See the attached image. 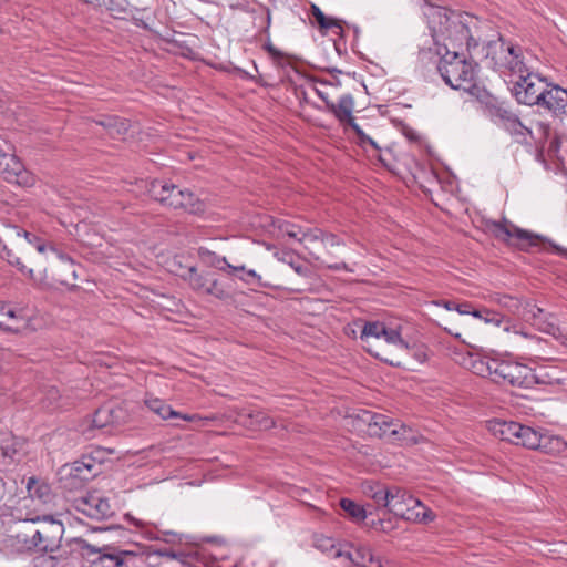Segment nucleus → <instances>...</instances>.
Returning <instances> with one entry per match:
<instances>
[{
  "instance_id": "obj_13",
  "label": "nucleus",
  "mask_w": 567,
  "mask_h": 567,
  "mask_svg": "<svg viewBox=\"0 0 567 567\" xmlns=\"http://www.w3.org/2000/svg\"><path fill=\"white\" fill-rule=\"evenodd\" d=\"M74 507L87 517L97 520L105 519L113 514L109 499L97 492L78 497L74 501Z\"/></svg>"
},
{
  "instance_id": "obj_7",
  "label": "nucleus",
  "mask_w": 567,
  "mask_h": 567,
  "mask_svg": "<svg viewBox=\"0 0 567 567\" xmlns=\"http://www.w3.org/2000/svg\"><path fill=\"white\" fill-rule=\"evenodd\" d=\"M31 522L39 524V527L33 530V540L30 543L37 547V553L48 554L58 550L64 535L63 523L51 515L38 516Z\"/></svg>"
},
{
  "instance_id": "obj_51",
  "label": "nucleus",
  "mask_w": 567,
  "mask_h": 567,
  "mask_svg": "<svg viewBox=\"0 0 567 567\" xmlns=\"http://www.w3.org/2000/svg\"><path fill=\"white\" fill-rule=\"evenodd\" d=\"M153 554L156 556L163 557V558L177 559V560H182L185 557L183 551H176L174 549H167V548L156 549V550H154Z\"/></svg>"
},
{
  "instance_id": "obj_42",
  "label": "nucleus",
  "mask_w": 567,
  "mask_h": 567,
  "mask_svg": "<svg viewBox=\"0 0 567 567\" xmlns=\"http://www.w3.org/2000/svg\"><path fill=\"white\" fill-rule=\"evenodd\" d=\"M12 236H16L18 239L23 237V238H32V240H34V248L39 251V252H44L45 251V243L39 238L37 235L32 234V233H29L27 230H23V229H20L18 227H9L8 228V234H7V238L9 239L10 237Z\"/></svg>"
},
{
  "instance_id": "obj_31",
  "label": "nucleus",
  "mask_w": 567,
  "mask_h": 567,
  "mask_svg": "<svg viewBox=\"0 0 567 567\" xmlns=\"http://www.w3.org/2000/svg\"><path fill=\"white\" fill-rule=\"evenodd\" d=\"M340 507L354 523H361L368 516V513L363 506L349 498H342L340 501Z\"/></svg>"
},
{
  "instance_id": "obj_15",
  "label": "nucleus",
  "mask_w": 567,
  "mask_h": 567,
  "mask_svg": "<svg viewBox=\"0 0 567 567\" xmlns=\"http://www.w3.org/2000/svg\"><path fill=\"white\" fill-rule=\"evenodd\" d=\"M148 194L152 198L159 202L163 206L178 209L183 203V189L174 184L155 179L148 186Z\"/></svg>"
},
{
  "instance_id": "obj_60",
  "label": "nucleus",
  "mask_w": 567,
  "mask_h": 567,
  "mask_svg": "<svg viewBox=\"0 0 567 567\" xmlns=\"http://www.w3.org/2000/svg\"><path fill=\"white\" fill-rule=\"evenodd\" d=\"M316 93L318 94V96L326 102V104L328 105V103H331V101L328 99V95L322 92L321 90L319 89H315Z\"/></svg>"
},
{
  "instance_id": "obj_45",
  "label": "nucleus",
  "mask_w": 567,
  "mask_h": 567,
  "mask_svg": "<svg viewBox=\"0 0 567 567\" xmlns=\"http://www.w3.org/2000/svg\"><path fill=\"white\" fill-rule=\"evenodd\" d=\"M152 539H161L167 544H179L182 543L183 536L173 530H158L156 534H150Z\"/></svg>"
},
{
  "instance_id": "obj_21",
  "label": "nucleus",
  "mask_w": 567,
  "mask_h": 567,
  "mask_svg": "<svg viewBox=\"0 0 567 567\" xmlns=\"http://www.w3.org/2000/svg\"><path fill=\"white\" fill-rule=\"evenodd\" d=\"M538 436L539 442L536 444L535 450L550 456H559L567 451V442L561 436L544 429H540Z\"/></svg>"
},
{
  "instance_id": "obj_59",
  "label": "nucleus",
  "mask_w": 567,
  "mask_h": 567,
  "mask_svg": "<svg viewBox=\"0 0 567 567\" xmlns=\"http://www.w3.org/2000/svg\"><path fill=\"white\" fill-rule=\"evenodd\" d=\"M371 527L374 528V529H379V530H385V527H384V520L383 519H378V520H372L371 522Z\"/></svg>"
},
{
  "instance_id": "obj_62",
  "label": "nucleus",
  "mask_w": 567,
  "mask_h": 567,
  "mask_svg": "<svg viewBox=\"0 0 567 567\" xmlns=\"http://www.w3.org/2000/svg\"><path fill=\"white\" fill-rule=\"evenodd\" d=\"M6 494V482L0 478V503L3 501Z\"/></svg>"
},
{
  "instance_id": "obj_39",
  "label": "nucleus",
  "mask_w": 567,
  "mask_h": 567,
  "mask_svg": "<svg viewBox=\"0 0 567 567\" xmlns=\"http://www.w3.org/2000/svg\"><path fill=\"white\" fill-rule=\"evenodd\" d=\"M311 13H312V17L315 18L316 22L319 24V27L322 30H328V29H333V28H337L340 31L342 30L341 21L333 19V18L326 17L324 13L321 11V9L318 6H316V4L311 6Z\"/></svg>"
},
{
  "instance_id": "obj_55",
  "label": "nucleus",
  "mask_w": 567,
  "mask_h": 567,
  "mask_svg": "<svg viewBox=\"0 0 567 567\" xmlns=\"http://www.w3.org/2000/svg\"><path fill=\"white\" fill-rule=\"evenodd\" d=\"M351 128L355 132L361 145L370 144L372 138L367 135L358 124H352Z\"/></svg>"
},
{
  "instance_id": "obj_32",
  "label": "nucleus",
  "mask_w": 567,
  "mask_h": 567,
  "mask_svg": "<svg viewBox=\"0 0 567 567\" xmlns=\"http://www.w3.org/2000/svg\"><path fill=\"white\" fill-rule=\"evenodd\" d=\"M19 454V442L14 437L4 440L0 445V457L6 465H10L18 461Z\"/></svg>"
},
{
  "instance_id": "obj_57",
  "label": "nucleus",
  "mask_w": 567,
  "mask_h": 567,
  "mask_svg": "<svg viewBox=\"0 0 567 567\" xmlns=\"http://www.w3.org/2000/svg\"><path fill=\"white\" fill-rule=\"evenodd\" d=\"M455 310L461 315H471L472 307L470 303H457Z\"/></svg>"
},
{
  "instance_id": "obj_36",
  "label": "nucleus",
  "mask_w": 567,
  "mask_h": 567,
  "mask_svg": "<svg viewBox=\"0 0 567 567\" xmlns=\"http://www.w3.org/2000/svg\"><path fill=\"white\" fill-rule=\"evenodd\" d=\"M491 300L512 313L518 312L522 307V302L518 298L501 292H493Z\"/></svg>"
},
{
  "instance_id": "obj_6",
  "label": "nucleus",
  "mask_w": 567,
  "mask_h": 567,
  "mask_svg": "<svg viewBox=\"0 0 567 567\" xmlns=\"http://www.w3.org/2000/svg\"><path fill=\"white\" fill-rule=\"evenodd\" d=\"M357 419L367 426V432L371 436L384 439L391 443H419V436L415 431L400 420H394L388 415L374 413L369 410H361Z\"/></svg>"
},
{
  "instance_id": "obj_9",
  "label": "nucleus",
  "mask_w": 567,
  "mask_h": 567,
  "mask_svg": "<svg viewBox=\"0 0 567 567\" xmlns=\"http://www.w3.org/2000/svg\"><path fill=\"white\" fill-rule=\"evenodd\" d=\"M495 383L518 388H532L538 383L534 370L525 364L499 360L495 368Z\"/></svg>"
},
{
  "instance_id": "obj_19",
  "label": "nucleus",
  "mask_w": 567,
  "mask_h": 567,
  "mask_svg": "<svg viewBox=\"0 0 567 567\" xmlns=\"http://www.w3.org/2000/svg\"><path fill=\"white\" fill-rule=\"evenodd\" d=\"M126 411L116 404H105L99 408L92 419L94 429H107L120 425L126 421Z\"/></svg>"
},
{
  "instance_id": "obj_24",
  "label": "nucleus",
  "mask_w": 567,
  "mask_h": 567,
  "mask_svg": "<svg viewBox=\"0 0 567 567\" xmlns=\"http://www.w3.org/2000/svg\"><path fill=\"white\" fill-rule=\"evenodd\" d=\"M498 359L483 357L480 354H471L467 359V368L475 374L489 378L494 381L495 378V368L498 363Z\"/></svg>"
},
{
  "instance_id": "obj_25",
  "label": "nucleus",
  "mask_w": 567,
  "mask_h": 567,
  "mask_svg": "<svg viewBox=\"0 0 567 567\" xmlns=\"http://www.w3.org/2000/svg\"><path fill=\"white\" fill-rule=\"evenodd\" d=\"M354 99L351 94L342 95L338 103H328V110L341 122L347 123L350 127L357 124L353 116Z\"/></svg>"
},
{
  "instance_id": "obj_33",
  "label": "nucleus",
  "mask_w": 567,
  "mask_h": 567,
  "mask_svg": "<svg viewBox=\"0 0 567 567\" xmlns=\"http://www.w3.org/2000/svg\"><path fill=\"white\" fill-rule=\"evenodd\" d=\"M315 546L323 551L330 555L334 559H342L343 558V551L344 548L341 546H337L334 539L326 536H320L316 538Z\"/></svg>"
},
{
  "instance_id": "obj_49",
  "label": "nucleus",
  "mask_w": 567,
  "mask_h": 567,
  "mask_svg": "<svg viewBox=\"0 0 567 567\" xmlns=\"http://www.w3.org/2000/svg\"><path fill=\"white\" fill-rule=\"evenodd\" d=\"M275 256L277 257V259L279 261H282V262H286L288 264L289 266H291L293 268V270L300 275V276H307L308 275V269L301 265H295L292 259L293 257L289 254V252H285L282 255H280L279 252L275 254Z\"/></svg>"
},
{
  "instance_id": "obj_40",
  "label": "nucleus",
  "mask_w": 567,
  "mask_h": 567,
  "mask_svg": "<svg viewBox=\"0 0 567 567\" xmlns=\"http://www.w3.org/2000/svg\"><path fill=\"white\" fill-rule=\"evenodd\" d=\"M61 266H60V272H65L68 276L63 277L62 274L60 275L56 280L62 285H73L72 281L76 279V274L73 268V261L70 257L61 255Z\"/></svg>"
},
{
  "instance_id": "obj_58",
  "label": "nucleus",
  "mask_w": 567,
  "mask_h": 567,
  "mask_svg": "<svg viewBox=\"0 0 567 567\" xmlns=\"http://www.w3.org/2000/svg\"><path fill=\"white\" fill-rule=\"evenodd\" d=\"M0 312L3 313V316L7 318H16V312L4 303H0Z\"/></svg>"
},
{
  "instance_id": "obj_22",
  "label": "nucleus",
  "mask_w": 567,
  "mask_h": 567,
  "mask_svg": "<svg viewBox=\"0 0 567 567\" xmlns=\"http://www.w3.org/2000/svg\"><path fill=\"white\" fill-rule=\"evenodd\" d=\"M238 421L250 430L265 431L275 426V421L261 410H243Z\"/></svg>"
},
{
  "instance_id": "obj_61",
  "label": "nucleus",
  "mask_w": 567,
  "mask_h": 567,
  "mask_svg": "<svg viewBox=\"0 0 567 567\" xmlns=\"http://www.w3.org/2000/svg\"><path fill=\"white\" fill-rule=\"evenodd\" d=\"M554 249L557 251L558 255L565 257L567 259V248H563L557 245H553Z\"/></svg>"
},
{
  "instance_id": "obj_47",
  "label": "nucleus",
  "mask_w": 567,
  "mask_h": 567,
  "mask_svg": "<svg viewBox=\"0 0 567 567\" xmlns=\"http://www.w3.org/2000/svg\"><path fill=\"white\" fill-rule=\"evenodd\" d=\"M369 497H371L378 506L386 507V505H389V488L377 484L375 493H369Z\"/></svg>"
},
{
  "instance_id": "obj_26",
  "label": "nucleus",
  "mask_w": 567,
  "mask_h": 567,
  "mask_svg": "<svg viewBox=\"0 0 567 567\" xmlns=\"http://www.w3.org/2000/svg\"><path fill=\"white\" fill-rule=\"evenodd\" d=\"M27 492L32 499H37L42 504H50L54 499V493L51 486L41 480L32 476L27 482Z\"/></svg>"
},
{
  "instance_id": "obj_56",
  "label": "nucleus",
  "mask_w": 567,
  "mask_h": 567,
  "mask_svg": "<svg viewBox=\"0 0 567 567\" xmlns=\"http://www.w3.org/2000/svg\"><path fill=\"white\" fill-rule=\"evenodd\" d=\"M327 267H328L329 269H331V270H336V271H338V270L352 271V269H350V268L348 267V265H347L346 262H342V261H340V262H334V264H328V265H327Z\"/></svg>"
},
{
  "instance_id": "obj_16",
  "label": "nucleus",
  "mask_w": 567,
  "mask_h": 567,
  "mask_svg": "<svg viewBox=\"0 0 567 567\" xmlns=\"http://www.w3.org/2000/svg\"><path fill=\"white\" fill-rule=\"evenodd\" d=\"M493 116L496 122L506 131H508L512 135L517 136L518 142H527L528 136L533 138L532 128L523 124L518 116L512 111L503 106H498L495 107Z\"/></svg>"
},
{
  "instance_id": "obj_17",
  "label": "nucleus",
  "mask_w": 567,
  "mask_h": 567,
  "mask_svg": "<svg viewBox=\"0 0 567 567\" xmlns=\"http://www.w3.org/2000/svg\"><path fill=\"white\" fill-rule=\"evenodd\" d=\"M343 566L359 567H391L389 561L383 563L379 556H374L370 548L365 546L349 547L343 551Z\"/></svg>"
},
{
  "instance_id": "obj_28",
  "label": "nucleus",
  "mask_w": 567,
  "mask_h": 567,
  "mask_svg": "<svg viewBox=\"0 0 567 567\" xmlns=\"http://www.w3.org/2000/svg\"><path fill=\"white\" fill-rule=\"evenodd\" d=\"M233 275H236L240 280H243L247 285L257 286L260 288H277L278 285H275L268 280H264L262 276L257 274L254 269H246L245 266H235L231 271Z\"/></svg>"
},
{
  "instance_id": "obj_50",
  "label": "nucleus",
  "mask_w": 567,
  "mask_h": 567,
  "mask_svg": "<svg viewBox=\"0 0 567 567\" xmlns=\"http://www.w3.org/2000/svg\"><path fill=\"white\" fill-rule=\"evenodd\" d=\"M321 243L327 249L344 245L343 240L332 233H324Z\"/></svg>"
},
{
  "instance_id": "obj_10",
  "label": "nucleus",
  "mask_w": 567,
  "mask_h": 567,
  "mask_svg": "<svg viewBox=\"0 0 567 567\" xmlns=\"http://www.w3.org/2000/svg\"><path fill=\"white\" fill-rule=\"evenodd\" d=\"M547 82L533 71L518 78L514 84L512 92L516 101L525 105H537L542 99Z\"/></svg>"
},
{
  "instance_id": "obj_53",
  "label": "nucleus",
  "mask_w": 567,
  "mask_h": 567,
  "mask_svg": "<svg viewBox=\"0 0 567 567\" xmlns=\"http://www.w3.org/2000/svg\"><path fill=\"white\" fill-rule=\"evenodd\" d=\"M213 266L221 271L231 274L235 266L230 265L225 257H215Z\"/></svg>"
},
{
  "instance_id": "obj_5",
  "label": "nucleus",
  "mask_w": 567,
  "mask_h": 567,
  "mask_svg": "<svg viewBox=\"0 0 567 567\" xmlns=\"http://www.w3.org/2000/svg\"><path fill=\"white\" fill-rule=\"evenodd\" d=\"M440 60L437 71L443 81L454 90L471 92L475 87L476 66L457 50L436 49Z\"/></svg>"
},
{
  "instance_id": "obj_48",
  "label": "nucleus",
  "mask_w": 567,
  "mask_h": 567,
  "mask_svg": "<svg viewBox=\"0 0 567 567\" xmlns=\"http://www.w3.org/2000/svg\"><path fill=\"white\" fill-rule=\"evenodd\" d=\"M416 514V518H406L405 520L431 523L436 517L435 514L430 508H427L423 503L422 506H417Z\"/></svg>"
},
{
  "instance_id": "obj_14",
  "label": "nucleus",
  "mask_w": 567,
  "mask_h": 567,
  "mask_svg": "<svg viewBox=\"0 0 567 567\" xmlns=\"http://www.w3.org/2000/svg\"><path fill=\"white\" fill-rule=\"evenodd\" d=\"M0 175L9 183L28 186L32 184L30 173L20 159L0 148Z\"/></svg>"
},
{
  "instance_id": "obj_63",
  "label": "nucleus",
  "mask_w": 567,
  "mask_h": 567,
  "mask_svg": "<svg viewBox=\"0 0 567 567\" xmlns=\"http://www.w3.org/2000/svg\"><path fill=\"white\" fill-rule=\"evenodd\" d=\"M442 305L447 310H455V306L457 303H455L454 301H442Z\"/></svg>"
},
{
  "instance_id": "obj_46",
  "label": "nucleus",
  "mask_w": 567,
  "mask_h": 567,
  "mask_svg": "<svg viewBox=\"0 0 567 567\" xmlns=\"http://www.w3.org/2000/svg\"><path fill=\"white\" fill-rule=\"evenodd\" d=\"M278 228L282 235H286V236L299 241L301 233H302V228L300 226L288 223V221H284L278 226Z\"/></svg>"
},
{
  "instance_id": "obj_1",
  "label": "nucleus",
  "mask_w": 567,
  "mask_h": 567,
  "mask_svg": "<svg viewBox=\"0 0 567 567\" xmlns=\"http://www.w3.org/2000/svg\"><path fill=\"white\" fill-rule=\"evenodd\" d=\"M425 16L433 41L442 52L458 51L464 45L471 51L486 42L485 31L489 24L467 12L430 7Z\"/></svg>"
},
{
  "instance_id": "obj_52",
  "label": "nucleus",
  "mask_w": 567,
  "mask_h": 567,
  "mask_svg": "<svg viewBox=\"0 0 567 567\" xmlns=\"http://www.w3.org/2000/svg\"><path fill=\"white\" fill-rule=\"evenodd\" d=\"M483 320L486 323H493L498 327L504 321V317L495 311L484 309Z\"/></svg>"
},
{
  "instance_id": "obj_64",
  "label": "nucleus",
  "mask_w": 567,
  "mask_h": 567,
  "mask_svg": "<svg viewBox=\"0 0 567 567\" xmlns=\"http://www.w3.org/2000/svg\"><path fill=\"white\" fill-rule=\"evenodd\" d=\"M471 315L475 318H480L483 320V317H484V310L480 311V310H471Z\"/></svg>"
},
{
  "instance_id": "obj_38",
  "label": "nucleus",
  "mask_w": 567,
  "mask_h": 567,
  "mask_svg": "<svg viewBox=\"0 0 567 567\" xmlns=\"http://www.w3.org/2000/svg\"><path fill=\"white\" fill-rule=\"evenodd\" d=\"M31 540H33V532H18L16 535L11 536V545L19 551L37 553V547L30 544Z\"/></svg>"
},
{
  "instance_id": "obj_29",
  "label": "nucleus",
  "mask_w": 567,
  "mask_h": 567,
  "mask_svg": "<svg viewBox=\"0 0 567 567\" xmlns=\"http://www.w3.org/2000/svg\"><path fill=\"white\" fill-rule=\"evenodd\" d=\"M536 130L540 134L538 141L542 142L543 138L549 140L548 145L546 146L547 155L550 158H558L561 141L557 134L551 135V131L548 124L543 122L536 123Z\"/></svg>"
},
{
  "instance_id": "obj_41",
  "label": "nucleus",
  "mask_w": 567,
  "mask_h": 567,
  "mask_svg": "<svg viewBox=\"0 0 567 567\" xmlns=\"http://www.w3.org/2000/svg\"><path fill=\"white\" fill-rule=\"evenodd\" d=\"M12 236H16L18 239L23 237V238H32V240H34V248L39 251V252H44L45 251V243L39 238L37 235L32 234V233H29L27 230H23V229H20L18 227H9L8 228V234H7V238L9 239L10 237Z\"/></svg>"
},
{
  "instance_id": "obj_20",
  "label": "nucleus",
  "mask_w": 567,
  "mask_h": 567,
  "mask_svg": "<svg viewBox=\"0 0 567 567\" xmlns=\"http://www.w3.org/2000/svg\"><path fill=\"white\" fill-rule=\"evenodd\" d=\"M520 308V316L523 317V319L527 322H530L539 331L551 336H556V333L559 331L558 327L554 322L548 320L544 310L537 307L535 303L527 301L525 302V305H522Z\"/></svg>"
},
{
  "instance_id": "obj_44",
  "label": "nucleus",
  "mask_w": 567,
  "mask_h": 567,
  "mask_svg": "<svg viewBox=\"0 0 567 567\" xmlns=\"http://www.w3.org/2000/svg\"><path fill=\"white\" fill-rule=\"evenodd\" d=\"M205 293L212 295L218 299H225L228 297V292L220 285V282L214 277V275H210V277H209L207 287L205 289Z\"/></svg>"
},
{
  "instance_id": "obj_18",
  "label": "nucleus",
  "mask_w": 567,
  "mask_h": 567,
  "mask_svg": "<svg viewBox=\"0 0 567 567\" xmlns=\"http://www.w3.org/2000/svg\"><path fill=\"white\" fill-rule=\"evenodd\" d=\"M538 106L551 112L554 115L567 114V90L559 85L547 83Z\"/></svg>"
},
{
  "instance_id": "obj_4",
  "label": "nucleus",
  "mask_w": 567,
  "mask_h": 567,
  "mask_svg": "<svg viewBox=\"0 0 567 567\" xmlns=\"http://www.w3.org/2000/svg\"><path fill=\"white\" fill-rule=\"evenodd\" d=\"M83 557L90 560V567H145L147 555L144 551L124 550L117 547H96L85 539L75 540Z\"/></svg>"
},
{
  "instance_id": "obj_2",
  "label": "nucleus",
  "mask_w": 567,
  "mask_h": 567,
  "mask_svg": "<svg viewBox=\"0 0 567 567\" xmlns=\"http://www.w3.org/2000/svg\"><path fill=\"white\" fill-rule=\"evenodd\" d=\"M360 338L364 343V349L373 357L393 367L402 364L390 352V348L402 352L409 348L398 329L390 328L380 321L367 322L363 326Z\"/></svg>"
},
{
  "instance_id": "obj_11",
  "label": "nucleus",
  "mask_w": 567,
  "mask_h": 567,
  "mask_svg": "<svg viewBox=\"0 0 567 567\" xmlns=\"http://www.w3.org/2000/svg\"><path fill=\"white\" fill-rule=\"evenodd\" d=\"M493 233L496 238L516 245L522 250L538 246L543 241V237L532 231L518 228L512 223H494Z\"/></svg>"
},
{
  "instance_id": "obj_34",
  "label": "nucleus",
  "mask_w": 567,
  "mask_h": 567,
  "mask_svg": "<svg viewBox=\"0 0 567 567\" xmlns=\"http://www.w3.org/2000/svg\"><path fill=\"white\" fill-rule=\"evenodd\" d=\"M83 462L80 460L72 464L64 465L62 472L74 481V486H82L84 482L90 480V473H84Z\"/></svg>"
},
{
  "instance_id": "obj_37",
  "label": "nucleus",
  "mask_w": 567,
  "mask_h": 567,
  "mask_svg": "<svg viewBox=\"0 0 567 567\" xmlns=\"http://www.w3.org/2000/svg\"><path fill=\"white\" fill-rule=\"evenodd\" d=\"M210 275V272L199 274L197 269L192 266L187 269V276H185V278L194 290L205 292Z\"/></svg>"
},
{
  "instance_id": "obj_54",
  "label": "nucleus",
  "mask_w": 567,
  "mask_h": 567,
  "mask_svg": "<svg viewBox=\"0 0 567 567\" xmlns=\"http://www.w3.org/2000/svg\"><path fill=\"white\" fill-rule=\"evenodd\" d=\"M83 462V468L84 473H90V480L96 475V472L94 471L96 467V464L94 463V460L92 457H82L80 460Z\"/></svg>"
},
{
  "instance_id": "obj_8",
  "label": "nucleus",
  "mask_w": 567,
  "mask_h": 567,
  "mask_svg": "<svg viewBox=\"0 0 567 567\" xmlns=\"http://www.w3.org/2000/svg\"><path fill=\"white\" fill-rule=\"evenodd\" d=\"M491 430L494 435L503 441H508L515 445H519L529 450H535L536 444L539 442L540 429L520 424L514 421H495Z\"/></svg>"
},
{
  "instance_id": "obj_27",
  "label": "nucleus",
  "mask_w": 567,
  "mask_h": 567,
  "mask_svg": "<svg viewBox=\"0 0 567 567\" xmlns=\"http://www.w3.org/2000/svg\"><path fill=\"white\" fill-rule=\"evenodd\" d=\"M145 405L150 411L154 412L163 420H167L169 417H181L185 421H193L197 419V415H182L158 398H147L145 400Z\"/></svg>"
},
{
  "instance_id": "obj_23",
  "label": "nucleus",
  "mask_w": 567,
  "mask_h": 567,
  "mask_svg": "<svg viewBox=\"0 0 567 567\" xmlns=\"http://www.w3.org/2000/svg\"><path fill=\"white\" fill-rule=\"evenodd\" d=\"M23 247H20L11 243V247L0 238V258L7 261L10 266L16 267L22 275L33 278V270L28 268L21 260L18 252L22 251Z\"/></svg>"
},
{
  "instance_id": "obj_30",
  "label": "nucleus",
  "mask_w": 567,
  "mask_h": 567,
  "mask_svg": "<svg viewBox=\"0 0 567 567\" xmlns=\"http://www.w3.org/2000/svg\"><path fill=\"white\" fill-rule=\"evenodd\" d=\"M107 133L115 137L127 133L130 128V123L125 118H121L117 116H107L104 120L99 122Z\"/></svg>"
},
{
  "instance_id": "obj_35",
  "label": "nucleus",
  "mask_w": 567,
  "mask_h": 567,
  "mask_svg": "<svg viewBox=\"0 0 567 567\" xmlns=\"http://www.w3.org/2000/svg\"><path fill=\"white\" fill-rule=\"evenodd\" d=\"M183 203L182 206H178V209H183L189 214H199L205 209L204 203L190 190L183 189Z\"/></svg>"
},
{
  "instance_id": "obj_43",
  "label": "nucleus",
  "mask_w": 567,
  "mask_h": 567,
  "mask_svg": "<svg viewBox=\"0 0 567 567\" xmlns=\"http://www.w3.org/2000/svg\"><path fill=\"white\" fill-rule=\"evenodd\" d=\"M323 234L324 233L319 228H302L299 243L303 244L307 249H310L313 244L322 241Z\"/></svg>"
},
{
  "instance_id": "obj_3",
  "label": "nucleus",
  "mask_w": 567,
  "mask_h": 567,
  "mask_svg": "<svg viewBox=\"0 0 567 567\" xmlns=\"http://www.w3.org/2000/svg\"><path fill=\"white\" fill-rule=\"evenodd\" d=\"M485 44L486 58H491L496 71L520 78L534 70L533 55L519 44L505 41L502 37L495 41L486 39Z\"/></svg>"
},
{
  "instance_id": "obj_12",
  "label": "nucleus",
  "mask_w": 567,
  "mask_h": 567,
  "mask_svg": "<svg viewBox=\"0 0 567 567\" xmlns=\"http://www.w3.org/2000/svg\"><path fill=\"white\" fill-rule=\"evenodd\" d=\"M388 499L389 505H386V508L389 512L403 519L416 518V508L417 506H422V502L420 499L413 497L405 489L398 486L389 487Z\"/></svg>"
}]
</instances>
